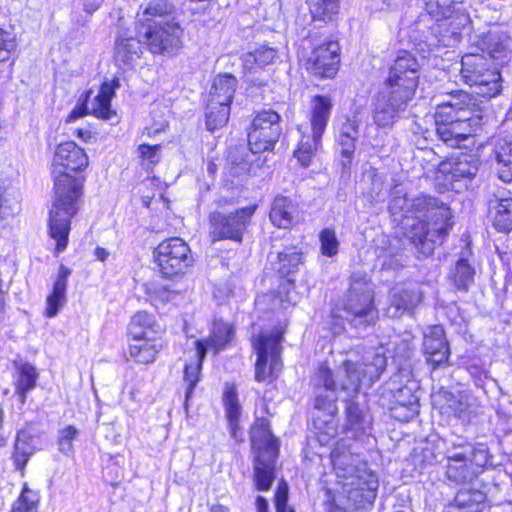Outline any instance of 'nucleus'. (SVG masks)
Segmentation results:
<instances>
[{
  "label": "nucleus",
  "mask_w": 512,
  "mask_h": 512,
  "mask_svg": "<svg viewBox=\"0 0 512 512\" xmlns=\"http://www.w3.org/2000/svg\"><path fill=\"white\" fill-rule=\"evenodd\" d=\"M321 251L323 255L332 257L337 254L339 242L336 234L331 229H325L320 233Z\"/></svg>",
  "instance_id": "49"
},
{
  "label": "nucleus",
  "mask_w": 512,
  "mask_h": 512,
  "mask_svg": "<svg viewBox=\"0 0 512 512\" xmlns=\"http://www.w3.org/2000/svg\"><path fill=\"white\" fill-rule=\"evenodd\" d=\"M345 309L355 317H366L373 311L374 284L366 273L360 271L352 273Z\"/></svg>",
  "instance_id": "17"
},
{
  "label": "nucleus",
  "mask_w": 512,
  "mask_h": 512,
  "mask_svg": "<svg viewBox=\"0 0 512 512\" xmlns=\"http://www.w3.org/2000/svg\"><path fill=\"white\" fill-rule=\"evenodd\" d=\"M414 297L407 291L394 293L388 315L392 319L413 317Z\"/></svg>",
  "instance_id": "42"
},
{
  "label": "nucleus",
  "mask_w": 512,
  "mask_h": 512,
  "mask_svg": "<svg viewBox=\"0 0 512 512\" xmlns=\"http://www.w3.org/2000/svg\"><path fill=\"white\" fill-rule=\"evenodd\" d=\"M143 40L140 37H120L115 45V60L123 69L134 67L142 55Z\"/></svg>",
  "instance_id": "32"
},
{
  "label": "nucleus",
  "mask_w": 512,
  "mask_h": 512,
  "mask_svg": "<svg viewBox=\"0 0 512 512\" xmlns=\"http://www.w3.org/2000/svg\"><path fill=\"white\" fill-rule=\"evenodd\" d=\"M209 512H231L230 508L224 504L216 503L212 504L209 509Z\"/></svg>",
  "instance_id": "61"
},
{
  "label": "nucleus",
  "mask_w": 512,
  "mask_h": 512,
  "mask_svg": "<svg viewBox=\"0 0 512 512\" xmlns=\"http://www.w3.org/2000/svg\"><path fill=\"white\" fill-rule=\"evenodd\" d=\"M223 203H227V200H220V201H219V205H220V206H222V205H223Z\"/></svg>",
  "instance_id": "64"
},
{
  "label": "nucleus",
  "mask_w": 512,
  "mask_h": 512,
  "mask_svg": "<svg viewBox=\"0 0 512 512\" xmlns=\"http://www.w3.org/2000/svg\"><path fill=\"white\" fill-rule=\"evenodd\" d=\"M422 353L431 370L449 365L450 347L441 324H433L424 335Z\"/></svg>",
  "instance_id": "19"
},
{
  "label": "nucleus",
  "mask_w": 512,
  "mask_h": 512,
  "mask_svg": "<svg viewBox=\"0 0 512 512\" xmlns=\"http://www.w3.org/2000/svg\"><path fill=\"white\" fill-rule=\"evenodd\" d=\"M155 322H130L127 335L130 339L141 341L140 344L129 346V355L137 364H150L158 354L161 331L155 327Z\"/></svg>",
  "instance_id": "16"
},
{
  "label": "nucleus",
  "mask_w": 512,
  "mask_h": 512,
  "mask_svg": "<svg viewBox=\"0 0 512 512\" xmlns=\"http://www.w3.org/2000/svg\"><path fill=\"white\" fill-rule=\"evenodd\" d=\"M359 133V121L356 117H346L342 121L337 129L336 142L340 147V152L346 161L342 164L347 167L351 163V158L355 152L356 139Z\"/></svg>",
  "instance_id": "29"
},
{
  "label": "nucleus",
  "mask_w": 512,
  "mask_h": 512,
  "mask_svg": "<svg viewBox=\"0 0 512 512\" xmlns=\"http://www.w3.org/2000/svg\"><path fill=\"white\" fill-rule=\"evenodd\" d=\"M221 400L229 436L236 445H241L245 442V428L242 424L243 407L235 382L225 383Z\"/></svg>",
  "instance_id": "18"
},
{
  "label": "nucleus",
  "mask_w": 512,
  "mask_h": 512,
  "mask_svg": "<svg viewBox=\"0 0 512 512\" xmlns=\"http://www.w3.org/2000/svg\"><path fill=\"white\" fill-rule=\"evenodd\" d=\"M204 348L199 345V352H196V359L189 363H186L183 367V381L186 384L185 387V399L184 405L187 406L191 399L193 392L201 380V373L205 356H203Z\"/></svg>",
  "instance_id": "37"
},
{
  "label": "nucleus",
  "mask_w": 512,
  "mask_h": 512,
  "mask_svg": "<svg viewBox=\"0 0 512 512\" xmlns=\"http://www.w3.org/2000/svg\"><path fill=\"white\" fill-rule=\"evenodd\" d=\"M490 460L489 449L484 443H453L446 456L445 476L456 484L465 483L480 474Z\"/></svg>",
  "instance_id": "8"
},
{
  "label": "nucleus",
  "mask_w": 512,
  "mask_h": 512,
  "mask_svg": "<svg viewBox=\"0 0 512 512\" xmlns=\"http://www.w3.org/2000/svg\"><path fill=\"white\" fill-rule=\"evenodd\" d=\"M402 204L407 205V210L403 211V216L412 223L409 224V238L416 248H419L424 255L433 252L435 244L441 242L444 235L451 227L450 209L444 204H439L435 198L421 196L411 201L404 197L395 198L390 209L395 212L401 208Z\"/></svg>",
  "instance_id": "3"
},
{
  "label": "nucleus",
  "mask_w": 512,
  "mask_h": 512,
  "mask_svg": "<svg viewBox=\"0 0 512 512\" xmlns=\"http://www.w3.org/2000/svg\"><path fill=\"white\" fill-rule=\"evenodd\" d=\"M41 502L40 493L23 483L20 493L12 503L9 512H38Z\"/></svg>",
  "instance_id": "39"
},
{
  "label": "nucleus",
  "mask_w": 512,
  "mask_h": 512,
  "mask_svg": "<svg viewBox=\"0 0 512 512\" xmlns=\"http://www.w3.org/2000/svg\"><path fill=\"white\" fill-rule=\"evenodd\" d=\"M481 125L480 109L473 97L463 90L451 91L446 100L437 104L436 133L450 147H459Z\"/></svg>",
  "instance_id": "4"
},
{
  "label": "nucleus",
  "mask_w": 512,
  "mask_h": 512,
  "mask_svg": "<svg viewBox=\"0 0 512 512\" xmlns=\"http://www.w3.org/2000/svg\"><path fill=\"white\" fill-rule=\"evenodd\" d=\"M7 439L6 437L0 432V448L6 446Z\"/></svg>",
  "instance_id": "62"
},
{
  "label": "nucleus",
  "mask_w": 512,
  "mask_h": 512,
  "mask_svg": "<svg viewBox=\"0 0 512 512\" xmlns=\"http://www.w3.org/2000/svg\"><path fill=\"white\" fill-rule=\"evenodd\" d=\"M359 485L362 486L344 490L325 487L324 512H346V508L339 505V503H343L352 510L365 509L371 506L376 498L374 482H370L369 485L364 480L360 481Z\"/></svg>",
  "instance_id": "14"
},
{
  "label": "nucleus",
  "mask_w": 512,
  "mask_h": 512,
  "mask_svg": "<svg viewBox=\"0 0 512 512\" xmlns=\"http://www.w3.org/2000/svg\"><path fill=\"white\" fill-rule=\"evenodd\" d=\"M281 117L273 110H263L254 117L248 133L252 153L272 150L281 135Z\"/></svg>",
  "instance_id": "15"
},
{
  "label": "nucleus",
  "mask_w": 512,
  "mask_h": 512,
  "mask_svg": "<svg viewBox=\"0 0 512 512\" xmlns=\"http://www.w3.org/2000/svg\"><path fill=\"white\" fill-rule=\"evenodd\" d=\"M336 398H330L326 395H316L313 402V407L316 410L323 411L329 416H335L338 408L336 405Z\"/></svg>",
  "instance_id": "50"
},
{
  "label": "nucleus",
  "mask_w": 512,
  "mask_h": 512,
  "mask_svg": "<svg viewBox=\"0 0 512 512\" xmlns=\"http://www.w3.org/2000/svg\"><path fill=\"white\" fill-rule=\"evenodd\" d=\"M339 45L328 41L316 47L306 62V68L315 76L332 78L338 71Z\"/></svg>",
  "instance_id": "20"
},
{
  "label": "nucleus",
  "mask_w": 512,
  "mask_h": 512,
  "mask_svg": "<svg viewBox=\"0 0 512 512\" xmlns=\"http://www.w3.org/2000/svg\"><path fill=\"white\" fill-rule=\"evenodd\" d=\"M460 78L481 97L492 98L501 90V75L484 53L469 52L461 58Z\"/></svg>",
  "instance_id": "10"
},
{
  "label": "nucleus",
  "mask_w": 512,
  "mask_h": 512,
  "mask_svg": "<svg viewBox=\"0 0 512 512\" xmlns=\"http://www.w3.org/2000/svg\"><path fill=\"white\" fill-rule=\"evenodd\" d=\"M479 170V161L471 155H465L463 158L453 163L450 169L452 180H471Z\"/></svg>",
  "instance_id": "41"
},
{
  "label": "nucleus",
  "mask_w": 512,
  "mask_h": 512,
  "mask_svg": "<svg viewBox=\"0 0 512 512\" xmlns=\"http://www.w3.org/2000/svg\"><path fill=\"white\" fill-rule=\"evenodd\" d=\"M486 494L478 488H460L444 512H483Z\"/></svg>",
  "instance_id": "27"
},
{
  "label": "nucleus",
  "mask_w": 512,
  "mask_h": 512,
  "mask_svg": "<svg viewBox=\"0 0 512 512\" xmlns=\"http://www.w3.org/2000/svg\"><path fill=\"white\" fill-rule=\"evenodd\" d=\"M237 80L232 75H219L214 81L210 90L209 100L211 107L218 108V105L230 106Z\"/></svg>",
  "instance_id": "34"
},
{
  "label": "nucleus",
  "mask_w": 512,
  "mask_h": 512,
  "mask_svg": "<svg viewBox=\"0 0 512 512\" xmlns=\"http://www.w3.org/2000/svg\"><path fill=\"white\" fill-rule=\"evenodd\" d=\"M279 455H253L252 484L257 492H268L277 477Z\"/></svg>",
  "instance_id": "25"
},
{
  "label": "nucleus",
  "mask_w": 512,
  "mask_h": 512,
  "mask_svg": "<svg viewBox=\"0 0 512 512\" xmlns=\"http://www.w3.org/2000/svg\"><path fill=\"white\" fill-rule=\"evenodd\" d=\"M420 65L414 55L402 51L394 61L385 81L388 90L375 103L373 121L381 128H390L412 100L419 83Z\"/></svg>",
  "instance_id": "2"
},
{
  "label": "nucleus",
  "mask_w": 512,
  "mask_h": 512,
  "mask_svg": "<svg viewBox=\"0 0 512 512\" xmlns=\"http://www.w3.org/2000/svg\"><path fill=\"white\" fill-rule=\"evenodd\" d=\"M235 328L228 322H212L209 335L205 339H198L194 342L196 352H199V345L204 348L203 356L206 357L207 352L214 354L227 349L234 340Z\"/></svg>",
  "instance_id": "24"
},
{
  "label": "nucleus",
  "mask_w": 512,
  "mask_h": 512,
  "mask_svg": "<svg viewBox=\"0 0 512 512\" xmlns=\"http://www.w3.org/2000/svg\"><path fill=\"white\" fill-rule=\"evenodd\" d=\"M481 50L487 53L491 61L495 60L498 65H502L510 59L509 38L504 33L489 31L483 39Z\"/></svg>",
  "instance_id": "33"
},
{
  "label": "nucleus",
  "mask_w": 512,
  "mask_h": 512,
  "mask_svg": "<svg viewBox=\"0 0 512 512\" xmlns=\"http://www.w3.org/2000/svg\"><path fill=\"white\" fill-rule=\"evenodd\" d=\"M286 328L275 325L261 328L250 338L252 349L256 355L254 363V380L258 383L272 386L279 379L284 363L282 360L283 341Z\"/></svg>",
  "instance_id": "6"
},
{
  "label": "nucleus",
  "mask_w": 512,
  "mask_h": 512,
  "mask_svg": "<svg viewBox=\"0 0 512 512\" xmlns=\"http://www.w3.org/2000/svg\"><path fill=\"white\" fill-rule=\"evenodd\" d=\"M418 407L419 405L416 400L409 401L408 403L397 401L391 410L396 420L400 422H407L418 415Z\"/></svg>",
  "instance_id": "48"
},
{
  "label": "nucleus",
  "mask_w": 512,
  "mask_h": 512,
  "mask_svg": "<svg viewBox=\"0 0 512 512\" xmlns=\"http://www.w3.org/2000/svg\"><path fill=\"white\" fill-rule=\"evenodd\" d=\"M338 9V0H309V10L313 21H330L338 13Z\"/></svg>",
  "instance_id": "44"
},
{
  "label": "nucleus",
  "mask_w": 512,
  "mask_h": 512,
  "mask_svg": "<svg viewBox=\"0 0 512 512\" xmlns=\"http://www.w3.org/2000/svg\"><path fill=\"white\" fill-rule=\"evenodd\" d=\"M295 206L291 199L279 195L272 202L269 217L273 225L289 228L294 221Z\"/></svg>",
  "instance_id": "38"
},
{
  "label": "nucleus",
  "mask_w": 512,
  "mask_h": 512,
  "mask_svg": "<svg viewBox=\"0 0 512 512\" xmlns=\"http://www.w3.org/2000/svg\"><path fill=\"white\" fill-rule=\"evenodd\" d=\"M94 255L96 256V258L100 261H105L108 256H109V251H107L105 248L103 247H96L95 251H94Z\"/></svg>",
  "instance_id": "60"
},
{
  "label": "nucleus",
  "mask_w": 512,
  "mask_h": 512,
  "mask_svg": "<svg viewBox=\"0 0 512 512\" xmlns=\"http://www.w3.org/2000/svg\"><path fill=\"white\" fill-rule=\"evenodd\" d=\"M15 46L12 35L0 28V61L8 59Z\"/></svg>",
  "instance_id": "52"
},
{
  "label": "nucleus",
  "mask_w": 512,
  "mask_h": 512,
  "mask_svg": "<svg viewBox=\"0 0 512 512\" xmlns=\"http://www.w3.org/2000/svg\"><path fill=\"white\" fill-rule=\"evenodd\" d=\"M271 301V309L278 310L280 308L286 309L287 306L283 305V301L280 296L265 294L257 297L255 303L258 307H261L266 302Z\"/></svg>",
  "instance_id": "56"
},
{
  "label": "nucleus",
  "mask_w": 512,
  "mask_h": 512,
  "mask_svg": "<svg viewBox=\"0 0 512 512\" xmlns=\"http://www.w3.org/2000/svg\"><path fill=\"white\" fill-rule=\"evenodd\" d=\"M272 502L275 512H295L289 504V485L284 479H280L273 493Z\"/></svg>",
  "instance_id": "46"
},
{
  "label": "nucleus",
  "mask_w": 512,
  "mask_h": 512,
  "mask_svg": "<svg viewBox=\"0 0 512 512\" xmlns=\"http://www.w3.org/2000/svg\"><path fill=\"white\" fill-rule=\"evenodd\" d=\"M254 504L256 512H269V503L264 496L257 495Z\"/></svg>",
  "instance_id": "57"
},
{
  "label": "nucleus",
  "mask_w": 512,
  "mask_h": 512,
  "mask_svg": "<svg viewBox=\"0 0 512 512\" xmlns=\"http://www.w3.org/2000/svg\"><path fill=\"white\" fill-rule=\"evenodd\" d=\"M154 257L166 278L184 275L194 262L190 247L178 237L162 241L155 248Z\"/></svg>",
  "instance_id": "13"
},
{
  "label": "nucleus",
  "mask_w": 512,
  "mask_h": 512,
  "mask_svg": "<svg viewBox=\"0 0 512 512\" xmlns=\"http://www.w3.org/2000/svg\"><path fill=\"white\" fill-rule=\"evenodd\" d=\"M255 205L242 207L229 214L213 211L209 214V236L212 242L232 240L241 242L252 216Z\"/></svg>",
  "instance_id": "12"
},
{
  "label": "nucleus",
  "mask_w": 512,
  "mask_h": 512,
  "mask_svg": "<svg viewBox=\"0 0 512 512\" xmlns=\"http://www.w3.org/2000/svg\"><path fill=\"white\" fill-rule=\"evenodd\" d=\"M329 459L333 472L336 475L335 487L340 490L357 488L359 482L364 481L370 485L374 482L375 495L377 494L378 481L373 473L361 471L356 467L355 455L349 444L343 441L337 442L330 451Z\"/></svg>",
  "instance_id": "11"
},
{
  "label": "nucleus",
  "mask_w": 512,
  "mask_h": 512,
  "mask_svg": "<svg viewBox=\"0 0 512 512\" xmlns=\"http://www.w3.org/2000/svg\"><path fill=\"white\" fill-rule=\"evenodd\" d=\"M102 2L103 0H84L83 8L87 13L92 14L99 9Z\"/></svg>",
  "instance_id": "58"
},
{
  "label": "nucleus",
  "mask_w": 512,
  "mask_h": 512,
  "mask_svg": "<svg viewBox=\"0 0 512 512\" xmlns=\"http://www.w3.org/2000/svg\"><path fill=\"white\" fill-rule=\"evenodd\" d=\"M87 165L88 157L76 143L67 141L58 145L52 168L55 199L48 221L49 236L56 242L55 255L67 248L71 218L78 211L77 203L82 195L83 179L70 175L69 171H81Z\"/></svg>",
  "instance_id": "1"
},
{
  "label": "nucleus",
  "mask_w": 512,
  "mask_h": 512,
  "mask_svg": "<svg viewBox=\"0 0 512 512\" xmlns=\"http://www.w3.org/2000/svg\"><path fill=\"white\" fill-rule=\"evenodd\" d=\"M91 94V91H88L85 95V99L80 105H77L69 115V121L76 120L88 113V108L86 102ZM114 96V89L111 84L104 83L97 96H95L93 102L91 103V107L89 109V113L96 116L97 118H101L104 120H109L114 115V111L110 107V102L112 97Z\"/></svg>",
  "instance_id": "22"
},
{
  "label": "nucleus",
  "mask_w": 512,
  "mask_h": 512,
  "mask_svg": "<svg viewBox=\"0 0 512 512\" xmlns=\"http://www.w3.org/2000/svg\"><path fill=\"white\" fill-rule=\"evenodd\" d=\"M230 115V106L218 105V108L211 107V102L207 104L206 126L210 131L223 127Z\"/></svg>",
  "instance_id": "45"
},
{
  "label": "nucleus",
  "mask_w": 512,
  "mask_h": 512,
  "mask_svg": "<svg viewBox=\"0 0 512 512\" xmlns=\"http://www.w3.org/2000/svg\"><path fill=\"white\" fill-rule=\"evenodd\" d=\"M248 433L253 455H280V440L273 434L267 417H256Z\"/></svg>",
  "instance_id": "21"
},
{
  "label": "nucleus",
  "mask_w": 512,
  "mask_h": 512,
  "mask_svg": "<svg viewBox=\"0 0 512 512\" xmlns=\"http://www.w3.org/2000/svg\"><path fill=\"white\" fill-rule=\"evenodd\" d=\"M159 151L160 146L159 145H140L138 147V152L140 154V157L143 160H146L149 164H154L159 161Z\"/></svg>",
  "instance_id": "55"
},
{
  "label": "nucleus",
  "mask_w": 512,
  "mask_h": 512,
  "mask_svg": "<svg viewBox=\"0 0 512 512\" xmlns=\"http://www.w3.org/2000/svg\"><path fill=\"white\" fill-rule=\"evenodd\" d=\"M474 268L465 259H459L450 273V279L458 290L467 291L474 280Z\"/></svg>",
  "instance_id": "43"
},
{
  "label": "nucleus",
  "mask_w": 512,
  "mask_h": 512,
  "mask_svg": "<svg viewBox=\"0 0 512 512\" xmlns=\"http://www.w3.org/2000/svg\"><path fill=\"white\" fill-rule=\"evenodd\" d=\"M71 270L64 265H60L57 278L54 282L53 292L47 297L46 316L55 317L58 310L66 302V289Z\"/></svg>",
  "instance_id": "35"
},
{
  "label": "nucleus",
  "mask_w": 512,
  "mask_h": 512,
  "mask_svg": "<svg viewBox=\"0 0 512 512\" xmlns=\"http://www.w3.org/2000/svg\"><path fill=\"white\" fill-rule=\"evenodd\" d=\"M504 194V191H498L489 200V213L498 231L509 232L512 230V199Z\"/></svg>",
  "instance_id": "30"
},
{
  "label": "nucleus",
  "mask_w": 512,
  "mask_h": 512,
  "mask_svg": "<svg viewBox=\"0 0 512 512\" xmlns=\"http://www.w3.org/2000/svg\"><path fill=\"white\" fill-rule=\"evenodd\" d=\"M172 6L166 0L151 1L138 13L137 37L153 54H173L182 47L183 30L169 18Z\"/></svg>",
  "instance_id": "5"
},
{
  "label": "nucleus",
  "mask_w": 512,
  "mask_h": 512,
  "mask_svg": "<svg viewBox=\"0 0 512 512\" xmlns=\"http://www.w3.org/2000/svg\"><path fill=\"white\" fill-rule=\"evenodd\" d=\"M342 366L348 378H353L358 383L368 380L375 382L379 380L386 370L387 360L383 354L376 353L370 361L357 364L351 360H344Z\"/></svg>",
  "instance_id": "23"
},
{
  "label": "nucleus",
  "mask_w": 512,
  "mask_h": 512,
  "mask_svg": "<svg viewBox=\"0 0 512 512\" xmlns=\"http://www.w3.org/2000/svg\"><path fill=\"white\" fill-rule=\"evenodd\" d=\"M277 58L278 50L275 47L262 44L247 52L243 57V61L244 65L251 69L253 65L265 67L273 64Z\"/></svg>",
  "instance_id": "40"
},
{
  "label": "nucleus",
  "mask_w": 512,
  "mask_h": 512,
  "mask_svg": "<svg viewBox=\"0 0 512 512\" xmlns=\"http://www.w3.org/2000/svg\"><path fill=\"white\" fill-rule=\"evenodd\" d=\"M426 15H421L410 29L409 38L416 49L425 55L438 46V25L431 23L448 20L457 15L459 24L468 21V15L463 12V0H422Z\"/></svg>",
  "instance_id": "7"
},
{
  "label": "nucleus",
  "mask_w": 512,
  "mask_h": 512,
  "mask_svg": "<svg viewBox=\"0 0 512 512\" xmlns=\"http://www.w3.org/2000/svg\"><path fill=\"white\" fill-rule=\"evenodd\" d=\"M218 293H221V290H220V289H218V290H216V291L214 292V297H215V298H219V297H220V296L218 295Z\"/></svg>",
  "instance_id": "63"
},
{
  "label": "nucleus",
  "mask_w": 512,
  "mask_h": 512,
  "mask_svg": "<svg viewBox=\"0 0 512 512\" xmlns=\"http://www.w3.org/2000/svg\"><path fill=\"white\" fill-rule=\"evenodd\" d=\"M400 261H401V255H396L393 258L386 259L383 262L382 266L384 269H395L397 267L403 266V264Z\"/></svg>",
  "instance_id": "59"
},
{
  "label": "nucleus",
  "mask_w": 512,
  "mask_h": 512,
  "mask_svg": "<svg viewBox=\"0 0 512 512\" xmlns=\"http://www.w3.org/2000/svg\"><path fill=\"white\" fill-rule=\"evenodd\" d=\"M12 365L14 392L18 400L24 404L27 394L37 387L39 372L34 364L23 359L13 360Z\"/></svg>",
  "instance_id": "26"
},
{
  "label": "nucleus",
  "mask_w": 512,
  "mask_h": 512,
  "mask_svg": "<svg viewBox=\"0 0 512 512\" xmlns=\"http://www.w3.org/2000/svg\"><path fill=\"white\" fill-rule=\"evenodd\" d=\"M274 268L277 270L281 277L287 278L288 282L302 264V252L296 247H285L277 254V261L273 263Z\"/></svg>",
  "instance_id": "36"
},
{
  "label": "nucleus",
  "mask_w": 512,
  "mask_h": 512,
  "mask_svg": "<svg viewBox=\"0 0 512 512\" xmlns=\"http://www.w3.org/2000/svg\"><path fill=\"white\" fill-rule=\"evenodd\" d=\"M368 179H370L372 188L370 190V194L372 198L379 199L382 195V191L384 188V178L381 174L377 173L375 170H369L366 175Z\"/></svg>",
  "instance_id": "54"
},
{
  "label": "nucleus",
  "mask_w": 512,
  "mask_h": 512,
  "mask_svg": "<svg viewBox=\"0 0 512 512\" xmlns=\"http://www.w3.org/2000/svg\"><path fill=\"white\" fill-rule=\"evenodd\" d=\"M79 430L74 425H66L59 430L57 436L58 450L65 455L71 454L74 451L73 441L78 437Z\"/></svg>",
  "instance_id": "47"
},
{
  "label": "nucleus",
  "mask_w": 512,
  "mask_h": 512,
  "mask_svg": "<svg viewBox=\"0 0 512 512\" xmlns=\"http://www.w3.org/2000/svg\"><path fill=\"white\" fill-rule=\"evenodd\" d=\"M35 452L34 435L25 429L19 430L13 444L11 459L21 476L25 475L26 466Z\"/></svg>",
  "instance_id": "28"
},
{
  "label": "nucleus",
  "mask_w": 512,
  "mask_h": 512,
  "mask_svg": "<svg viewBox=\"0 0 512 512\" xmlns=\"http://www.w3.org/2000/svg\"><path fill=\"white\" fill-rule=\"evenodd\" d=\"M333 104L328 96L315 95L311 100L309 123L301 125V139L294 156L303 167H308L321 147L322 135L327 127Z\"/></svg>",
  "instance_id": "9"
},
{
  "label": "nucleus",
  "mask_w": 512,
  "mask_h": 512,
  "mask_svg": "<svg viewBox=\"0 0 512 512\" xmlns=\"http://www.w3.org/2000/svg\"><path fill=\"white\" fill-rule=\"evenodd\" d=\"M346 421L351 426L358 425L364 420V414L357 402L348 400L345 407Z\"/></svg>",
  "instance_id": "51"
},
{
  "label": "nucleus",
  "mask_w": 512,
  "mask_h": 512,
  "mask_svg": "<svg viewBox=\"0 0 512 512\" xmlns=\"http://www.w3.org/2000/svg\"><path fill=\"white\" fill-rule=\"evenodd\" d=\"M493 146L499 178L504 182L512 181V137L499 136L494 139Z\"/></svg>",
  "instance_id": "31"
},
{
  "label": "nucleus",
  "mask_w": 512,
  "mask_h": 512,
  "mask_svg": "<svg viewBox=\"0 0 512 512\" xmlns=\"http://www.w3.org/2000/svg\"><path fill=\"white\" fill-rule=\"evenodd\" d=\"M317 375L326 390L332 392L336 391V381L333 371L327 365L319 366Z\"/></svg>",
  "instance_id": "53"
}]
</instances>
